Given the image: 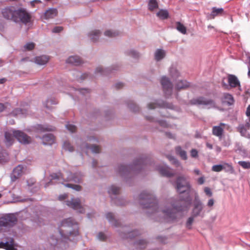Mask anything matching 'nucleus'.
Wrapping results in <instances>:
<instances>
[{"mask_svg": "<svg viewBox=\"0 0 250 250\" xmlns=\"http://www.w3.org/2000/svg\"><path fill=\"white\" fill-rule=\"evenodd\" d=\"M238 164L244 169L250 168V162L246 161H239Z\"/></svg>", "mask_w": 250, "mask_h": 250, "instance_id": "6e6d98bb", "label": "nucleus"}, {"mask_svg": "<svg viewBox=\"0 0 250 250\" xmlns=\"http://www.w3.org/2000/svg\"><path fill=\"white\" fill-rule=\"evenodd\" d=\"M62 30V27L61 26H56L52 29L53 33H59Z\"/></svg>", "mask_w": 250, "mask_h": 250, "instance_id": "69168bd1", "label": "nucleus"}, {"mask_svg": "<svg viewBox=\"0 0 250 250\" xmlns=\"http://www.w3.org/2000/svg\"><path fill=\"white\" fill-rule=\"evenodd\" d=\"M51 180H58L59 183L63 184V182L66 181H72L75 183H80L82 181L83 174L81 172H77L74 174L70 172L66 171L63 173H53L51 175Z\"/></svg>", "mask_w": 250, "mask_h": 250, "instance_id": "20e7f679", "label": "nucleus"}, {"mask_svg": "<svg viewBox=\"0 0 250 250\" xmlns=\"http://www.w3.org/2000/svg\"><path fill=\"white\" fill-rule=\"evenodd\" d=\"M0 248L4 249L6 250H16L14 240L12 238H7L5 242H0Z\"/></svg>", "mask_w": 250, "mask_h": 250, "instance_id": "dca6fc26", "label": "nucleus"}, {"mask_svg": "<svg viewBox=\"0 0 250 250\" xmlns=\"http://www.w3.org/2000/svg\"><path fill=\"white\" fill-rule=\"evenodd\" d=\"M106 219L108 220L109 222L114 226H118L119 225L120 223L115 218V215L111 213L108 212L105 215Z\"/></svg>", "mask_w": 250, "mask_h": 250, "instance_id": "c756f323", "label": "nucleus"}, {"mask_svg": "<svg viewBox=\"0 0 250 250\" xmlns=\"http://www.w3.org/2000/svg\"><path fill=\"white\" fill-rule=\"evenodd\" d=\"M161 106L165 108H172V105L167 103H160L156 100L149 103L147 105V108L149 109H153L158 107Z\"/></svg>", "mask_w": 250, "mask_h": 250, "instance_id": "f3484780", "label": "nucleus"}, {"mask_svg": "<svg viewBox=\"0 0 250 250\" xmlns=\"http://www.w3.org/2000/svg\"><path fill=\"white\" fill-rule=\"evenodd\" d=\"M250 128V118L249 122H247L245 125H241L239 126L238 129L241 135L250 138V134L248 133L247 131Z\"/></svg>", "mask_w": 250, "mask_h": 250, "instance_id": "6ab92c4d", "label": "nucleus"}, {"mask_svg": "<svg viewBox=\"0 0 250 250\" xmlns=\"http://www.w3.org/2000/svg\"><path fill=\"white\" fill-rule=\"evenodd\" d=\"M191 103L193 104L201 105L204 107L207 108H214L216 107L215 102L209 99H207L204 97H199L191 101Z\"/></svg>", "mask_w": 250, "mask_h": 250, "instance_id": "9b49d317", "label": "nucleus"}, {"mask_svg": "<svg viewBox=\"0 0 250 250\" xmlns=\"http://www.w3.org/2000/svg\"><path fill=\"white\" fill-rule=\"evenodd\" d=\"M64 186L66 187L70 188L72 189L76 190V191H80L81 190V187L78 185H73L71 184H65Z\"/></svg>", "mask_w": 250, "mask_h": 250, "instance_id": "864d4df0", "label": "nucleus"}, {"mask_svg": "<svg viewBox=\"0 0 250 250\" xmlns=\"http://www.w3.org/2000/svg\"><path fill=\"white\" fill-rule=\"evenodd\" d=\"M226 126H227V125L224 123H220L219 125L213 126L212 128L213 134L218 137H221L223 130Z\"/></svg>", "mask_w": 250, "mask_h": 250, "instance_id": "a211bd4d", "label": "nucleus"}, {"mask_svg": "<svg viewBox=\"0 0 250 250\" xmlns=\"http://www.w3.org/2000/svg\"><path fill=\"white\" fill-rule=\"evenodd\" d=\"M223 170V165H214L212 167V170L215 172H220Z\"/></svg>", "mask_w": 250, "mask_h": 250, "instance_id": "4d7b16f0", "label": "nucleus"}, {"mask_svg": "<svg viewBox=\"0 0 250 250\" xmlns=\"http://www.w3.org/2000/svg\"><path fill=\"white\" fill-rule=\"evenodd\" d=\"M135 245L138 249H143L146 246L147 242L145 240L141 239L135 243Z\"/></svg>", "mask_w": 250, "mask_h": 250, "instance_id": "79ce46f5", "label": "nucleus"}, {"mask_svg": "<svg viewBox=\"0 0 250 250\" xmlns=\"http://www.w3.org/2000/svg\"><path fill=\"white\" fill-rule=\"evenodd\" d=\"M195 217H196L193 216L192 215H191V216L188 219L186 224V227L188 229H191L192 224V223L194 221V219Z\"/></svg>", "mask_w": 250, "mask_h": 250, "instance_id": "8fccbe9b", "label": "nucleus"}, {"mask_svg": "<svg viewBox=\"0 0 250 250\" xmlns=\"http://www.w3.org/2000/svg\"><path fill=\"white\" fill-rule=\"evenodd\" d=\"M190 155L192 158H197L198 157V151L196 149H192L190 150Z\"/></svg>", "mask_w": 250, "mask_h": 250, "instance_id": "680f3d73", "label": "nucleus"}, {"mask_svg": "<svg viewBox=\"0 0 250 250\" xmlns=\"http://www.w3.org/2000/svg\"><path fill=\"white\" fill-rule=\"evenodd\" d=\"M139 203L144 208H152L156 211L158 209L157 202L155 196L146 191L142 192L140 195Z\"/></svg>", "mask_w": 250, "mask_h": 250, "instance_id": "39448f33", "label": "nucleus"}, {"mask_svg": "<svg viewBox=\"0 0 250 250\" xmlns=\"http://www.w3.org/2000/svg\"><path fill=\"white\" fill-rule=\"evenodd\" d=\"M125 54L126 56L135 59H138L141 56L140 53L137 50L133 48L126 50L125 52Z\"/></svg>", "mask_w": 250, "mask_h": 250, "instance_id": "bb28decb", "label": "nucleus"}, {"mask_svg": "<svg viewBox=\"0 0 250 250\" xmlns=\"http://www.w3.org/2000/svg\"><path fill=\"white\" fill-rule=\"evenodd\" d=\"M117 69V67H110L104 68L102 66H98L95 69V73L96 74L101 75H107L109 73L112 72L113 70Z\"/></svg>", "mask_w": 250, "mask_h": 250, "instance_id": "aec40b11", "label": "nucleus"}, {"mask_svg": "<svg viewBox=\"0 0 250 250\" xmlns=\"http://www.w3.org/2000/svg\"><path fill=\"white\" fill-rule=\"evenodd\" d=\"M106 236L102 232H100L97 235V238L100 240H104L106 239Z\"/></svg>", "mask_w": 250, "mask_h": 250, "instance_id": "e2e57ef3", "label": "nucleus"}, {"mask_svg": "<svg viewBox=\"0 0 250 250\" xmlns=\"http://www.w3.org/2000/svg\"><path fill=\"white\" fill-rule=\"evenodd\" d=\"M66 128L70 131L71 132H74L76 129V127L75 125L71 124H67L66 125Z\"/></svg>", "mask_w": 250, "mask_h": 250, "instance_id": "bf43d9fd", "label": "nucleus"}, {"mask_svg": "<svg viewBox=\"0 0 250 250\" xmlns=\"http://www.w3.org/2000/svg\"><path fill=\"white\" fill-rule=\"evenodd\" d=\"M114 203L117 206H124L126 203V201L123 198H117L114 199Z\"/></svg>", "mask_w": 250, "mask_h": 250, "instance_id": "09e8293b", "label": "nucleus"}, {"mask_svg": "<svg viewBox=\"0 0 250 250\" xmlns=\"http://www.w3.org/2000/svg\"><path fill=\"white\" fill-rule=\"evenodd\" d=\"M66 62L74 65H79L83 63V61L78 56H71L66 60Z\"/></svg>", "mask_w": 250, "mask_h": 250, "instance_id": "5701e85b", "label": "nucleus"}, {"mask_svg": "<svg viewBox=\"0 0 250 250\" xmlns=\"http://www.w3.org/2000/svg\"><path fill=\"white\" fill-rule=\"evenodd\" d=\"M17 8L14 6H8L2 9L1 14L4 18L15 22Z\"/></svg>", "mask_w": 250, "mask_h": 250, "instance_id": "f8f14e48", "label": "nucleus"}, {"mask_svg": "<svg viewBox=\"0 0 250 250\" xmlns=\"http://www.w3.org/2000/svg\"><path fill=\"white\" fill-rule=\"evenodd\" d=\"M228 81L231 87H239L240 89V83L237 78L233 75H229L228 78Z\"/></svg>", "mask_w": 250, "mask_h": 250, "instance_id": "412c9836", "label": "nucleus"}, {"mask_svg": "<svg viewBox=\"0 0 250 250\" xmlns=\"http://www.w3.org/2000/svg\"><path fill=\"white\" fill-rule=\"evenodd\" d=\"M67 198V194H63L60 195L59 196L58 199L60 201H64L65 202V201H66V199Z\"/></svg>", "mask_w": 250, "mask_h": 250, "instance_id": "774afa93", "label": "nucleus"}, {"mask_svg": "<svg viewBox=\"0 0 250 250\" xmlns=\"http://www.w3.org/2000/svg\"><path fill=\"white\" fill-rule=\"evenodd\" d=\"M203 208V204L200 201L198 200L196 201L194 204V208L192 209L191 215L196 217L198 216H203V214L201 215Z\"/></svg>", "mask_w": 250, "mask_h": 250, "instance_id": "4468645a", "label": "nucleus"}, {"mask_svg": "<svg viewBox=\"0 0 250 250\" xmlns=\"http://www.w3.org/2000/svg\"><path fill=\"white\" fill-rule=\"evenodd\" d=\"M175 153L179 155L183 160H186L188 159L187 152L183 149L180 146H177L175 147Z\"/></svg>", "mask_w": 250, "mask_h": 250, "instance_id": "f704fd0d", "label": "nucleus"}, {"mask_svg": "<svg viewBox=\"0 0 250 250\" xmlns=\"http://www.w3.org/2000/svg\"><path fill=\"white\" fill-rule=\"evenodd\" d=\"M223 170H224L227 172L232 174L234 172V170L232 166L228 163H225L223 164Z\"/></svg>", "mask_w": 250, "mask_h": 250, "instance_id": "c03bdc74", "label": "nucleus"}, {"mask_svg": "<svg viewBox=\"0 0 250 250\" xmlns=\"http://www.w3.org/2000/svg\"><path fill=\"white\" fill-rule=\"evenodd\" d=\"M190 86V84L186 80H181L177 82L175 88L178 90L185 89Z\"/></svg>", "mask_w": 250, "mask_h": 250, "instance_id": "7c9ffc66", "label": "nucleus"}, {"mask_svg": "<svg viewBox=\"0 0 250 250\" xmlns=\"http://www.w3.org/2000/svg\"><path fill=\"white\" fill-rule=\"evenodd\" d=\"M101 34V32L99 30L93 29L90 31L88 34L89 39L93 42H97Z\"/></svg>", "mask_w": 250, "mask_h": 250, "instance_id": "a878e982", "label": "nucleus"}, {"mask_svg": "<svg viewBox=\"0 0 250 250\" xmlns=\"http://www.w3.org/2000/svg\"><path fill=\"white\" fill-rule=\"evenodd\" d=\"M171 206L172 207V208L169 209L166 208L163 209L162 212L167 218H169L171 220H173L176 218V212L186 210L187 208V207H182L181 206H178L175 203H173Z\"/></svg>", "mask_w": 250, "mask_h": 250, "instance_id": "1a4fd4ad", "label": "nucleus"}, {"mask_svg": "<svg viewBox=\"0 0 250 250\" xmlns=\"http://www.w3.org/2000/svg\"><path fill=\"white\" fill-rule=\"evenodd\" d=\"M72 74L75 77L76 79H84V78L88 77V75L86 74H82L80 72L77 71H74L73 72Z\"/></svg>", "mask_w": 250, "mask_h": 250, "instance_id": "49530a36", "label": "nucleus"}, {"mask_svg": "<svg viewBox=\"0 0 250 250\" xmlns=\"http://www.w3.org/2000/svg\"><path fill=\"white\" fill-rule=\"evenodd\" d=\"M214 204V200L213 199L211 198L208 200L207 205L208 207L211 208L213 207Z\"/></svg>", "mask_w": 250, "mask_h": 250, "instance_id": "338daca9", "label": "nucleus"}, {"mask_svg": "<svg viewBox=\"0 0 250 250\" xmlns=\"http://www.w3.org/2000/svg\"><path fill=\"white\" fill-rule=\"evenodd\" d=\"M224 13V9L222 8H217L214 7L212 8V12L210 14V18L214 19L216 16H221Z\"/></svg>", "mask_w": 250, "mask_h": 250, "instance_id": "c9c22d12", "label": "nucleus"}, {"mask_svg": "<svg viewBox=\"0 0 250 250\" xmlns=\"http://www.w3.org/2000/svg\"><path fill=\"white\" fill-rule=\"evenodd\" d=\"M58 103V101L54 98L51 97L48 98L46 102L44 103V106L47 108H50L52 105L56 104Z\"/></svg>", "mask_w": 250, "mask_h": 250, "instance_id": "e433bc0d", "label": "nucleus"}, {"mask_svg": "<svg viewBox=\"0 0 250 250\" xmlns=\"http://www.w3.org/2000/svg\"><path fill=\"white\" fill-rule=\"evenodd\" d=\"M204 190L207 196L209 197H210L212 196V192L210 188L208 187H205Z\"/></svg>", "mask_w": 250, "mask_h": 250, "instance_id": "052dcab7", "label": "nucleus"}, {"mask_svg": "<svg viewBox=\"0 0 250 250\" xmlns=\"http://www.w3.org/2000/svg\"><path fill=\"white\" fill-rule=\"evenodd\" d=\"M17 222V218L14 214H7L0 217V233L5 231L6 228L15 226Z\"/></svg>", "mask_w": 250, "mask_h": 250, "instance_id": "423d86ee", "label": "nucleus"}, {"mask_svg": "<svg viewBox=\"0 0 250 250\" xmlns=\"http://www.w3.org/2000/svg\"><path fill=\"white\" fill-rule=\"evenodd\" d=\"M120 188L115 185H111L108 188L107 192L113 200V196L117 195L120 193Z\"/></svg>", "mask_w": 250, "mask_h": 250, "instance_id": "c85d7f7f", "label": "nucleus"}, {"mask_svg": "<svg viewBox=\"0 0 250 250\" xmlns=\"http://www.w3.org/2000/svg\"><path fill=\"white\" fill-rule=\"evenodd\" d=\"M38 129L42 131H52L55 129V127L48 125H40Z\"/></svg>", "mask_w": 250, "mask_h": 250, "instance_id": "ea45409f", "label": "nucleus"}, {"mask_svg": "<svg viewBox=\"0 0 250 250\" xmlns=\"http://www.w3.org/2000/svg\"><path fill=\"white\" fill-rule=\"evenodd\" d=\"M167 158L168 159V160L171 162V163L174 165L175 167H180L181 169L183 168V167L181 166V164L180 163V162L174 156L168 155L167 156Z\"/></svg>", "mask_w": 250, "mask_h": 250, "instance_id": "4c0bfd02", "label": "nucleus"}, {"mask_svg": "<svg viewBox=\"0 0 250 250\" xmlns=\"http://www.w3.org/2000/svg\"><path fill=\"white\" fill-rule=\"evenodd\" d=\"M26 114H27V110L21 108H16L10 113L11 116L15 117H24Z\"/></svg>", "mask_w": 250, "mask_h": 250, "instance_id": "2f4dec72", "label": "nucleus"}, {"mask_svg": "<svg viewBox=\"0 0 250 250\" xmlns=\"http://www.w3.org/2000/svg\"><path fill=\"white\" fill-rule=\"evenodd\" d=\"M128 107L132 111L134 112H139L140 110L139 107L133 103H130L128 104Z\"/></svg>", "mask_w": 250, "mask_h": 250, "instance_id": "3c124183", "label": "nucleus"}, {"mask_svg": "<svg viewBox=\"0 0 250 250\" xmlns=\"http://www.w3.org/2000/svg\"><path fill=\"white\" fill-rule=\"evenodd\" d=\"M77 92L81 94L82 95H85L86 94L88 93L89 92V90L87 89H81L78 90Z\"/></svg>", "mask_w": 250, "mask_h": 250, "instance_id": "0e129e2a", "label": "nucleus"}, {"mask_svg": "<svg viewBox=\"0 0 250 250\" xmlns=\"http://www.w3.org/2000/svg\"><path fill=\"white\" fill-rule=\"evenodd\" d=\"M35 44L34 43L30 42L26 43L24 45V49L25 50L30 51L34 48Z\"/></svg>", "mask_w": 250, "mask_h": 250, "instance_id": "5fc2aeb1", "label": "nucleus"}, {"mask_svg": "<svg viewBox=\"0 0 250 250\" xmlns=\"http://www.w3.org/2000/svg\"><path fill=\"white\" fill-rule=\"evenodd\" d=\"M160 82L166 96H170L172 93L173 85L169 79L166 76H163Z\"/></svg>", "mask_w": 250, "mask_h": 250, "instance_id": "ddd939ff", "label": "nucleus"}, {"mask_svg": "<svg viewBox=\"0 0 250 250\" xmlns=\"http://www.w3.org/2000/svg\"><path fill=\"white\" fill-rule=\"evenodd\" d=\"M14 137L21 144L27 145L32 142V139L24 132L20 130H11L5 133V143L11 145L14 141Z\"/></svg>", "mask_w": 250, "mask_h": 250, "instance_id": "f03ea898", "label": "nucleus"}, {"mask_svg": "<svg viewBox=\"0 0 250 250\" xmlns=\"http://www.w3.org/2000/svg\"><path fill=\"white\" fill-rule=\"evenodd\" d=\"M63 149L66 151L73 152L74 150L73 146L68 141H65L63 144Z\"/></svg>", "mask_w": 250, "mask_h": 250, "instance_id": "a18cd8bd", "label": "nucleus"}, {"mask_svg": "<svg viewBox=\"0 0 250 250\" xmlns=\"http://www.w3.org/2000/svg\"><path fill=\"white\" fill-rule=\"evenodd\" d=\"M104 35L108 37H113L116 36V33L111 30H107L104 32Z\"/></svg>", "mask_w": 250, "mask_h": 250, "instance_id": "13d9d810", "label": "nucleus"}, {"mask_svg": "<svg viewBox=\"0 0 250 250\" xmlns=\"http://www.w3.org/2000/svg\"><path fill=\"white\" fill-rule=\"evenodd\" d=\"M15 22L16 23L21 22L25 24L30 23L31 21V14L24 8H17Z\"/></svg>", "mask_w": 250, "mask_h": 250, "instance_id": "6e6552de", "label": "nucleus"}, {"mask_svg": "<svg viewBox=\"0 0 250 250\" xmlns=\"http://www.w3.org/2000/svg\"><path fill=\"white\" fill-rule=\"evenodd\" d=\"M191 188L188 177L185 175H180L177 177L176 180V188L177 192L179 193H182L188 192L189 194L188 191Z\"/></svg>", "mask_w": 250, "mask_h": 250, "instance_id": "0eeeda50", "label": "nucleus"}, {"mask_svg": "<svg viewBox=\"0 0 250 250\" xmlns=\"http://www.w3.org/2000/svg\"><path fill=\"white\" fill-rule=\"evenodd\" d=\"M23 167L21 165L17 166L13 171L11 176L12 181H14L21 177L23 173Z\"/></svg>", "mask_w": 250, "mask_h": 250, "instance_id": "4be33fe9", "label": "nucleus"}, {"mask_svg": "<svg viewBox=\"0 0 250 250\" xmlns=\"http://www.w3.org/2000/svg\"><path fill=\"white\" fill-rule=\"evenodd\" d=\"M156 169L162 175L167 177H170L174 175V173L172 172L170 167L166 165L158 166Z\"/></svg>", "mask_w": 250, "mask_h": 250, "instance_id": "2eb2a0df", "label": "nucleus"}, {"mask_svg": "<svg viewBox=\"0 0 250 250\" xmlns=\"http://www.w3.org/2000/svg\"><path fill=\"white\" fill-rule=\"evenodd\" d=\"M176 28L178 31L183 34H186L187 33L186 27L180 22L176 23Z\"/></svg>", "mask_w": 250, "mask_h": 250, "instance_id": "a19ab883", "label": "nucleus"}, {"mask_svg": "<svg viewBox=\"0 0 250 250\" xmlns=\"http://www.w3.org/2000/svg\"><path fill=\"white\" fill-rule=\"evenodd\" d=\"M224 98L225 101L227 102L229 104H231L233 103V99L232 96L229 94H225L224 95Z\"/></svg>", "mask_w": 250, "mask_h": 250, "instance_id": "603ef678", "label": "nucleus"}, {"mask_svg": "<svg viewBox=\"0 0 250 250\" xmlns=\"http://www.w3.org/2000/svg\"><path fill=\"white\" fill-rule=\"evenodd\" d=\"M82 147L83 148H85L86 149H90L93 153H99L101 152L100 147L96 145H92L90 146L87 144H83Z\"/></svg>", "mask_w": 250, "mask_h": 250, "instance_id": "473e14b6", "label": "nucleus"}, {"mask_svg": "<svg viewBox=\"0 0 250 250\" xmlns=\"http://www.w3.org/2000/svg\"><path fill=\"white\" fill-rule=\"evenodd\" d=\"M144 160L142 159H137L130 165H121L118 166L117 171L122 176H126L129 174L136 173L142 168Z\"/></svg>", "mask_w": 250, "mask_h": 250, "instance_id": "7ed1b4c3", "label": "nucleus"}, {"mask_svg": "<svg viewBox=\"0 0 250 250\" xmlns=\"http://www.w3.org/2000/svg\"><path fill=\"white\" fill-rule=\"evenodd\" d=\"M65 203L68 207L77 210L80 213L84 212V208L82 205L81 200L78 198H72L66 200Z\"/></svg>", "mask_w": 250, "mask_h": 250, "instance_id": "9d476101", "label": "nucleus"}, {"mask_svg": "<svg viewBox=\"0 0 250 250\" xmlns=\"http://www.w3.org/2000/svg\"><path fill=\"white\" fill-rule=\"evenodd\" d=\"M157 16L161 19H166L168 16V13L166 10H161L157 13Z\"/></svg>", "mask_w": 250, "mask_h": 250, "instance_id": "37998d69", "label": "nucleus"}, {"mask_svg": "<svg viewBox=\"0 0 250 250\" xmlns=\"http://www.w3.org/2000/svg\"><path fill=\"white\" fill-rule=\"evenodd\" d=\"M58 14V11L56 8H49L44 13L43 18L45 20H49L55 18Z\"/></svg>", "mask_w": 250, "mask_h": 250, "instance_id": "b1692460", "label": "nucleus"}, {"mask_svg": "<svg viewBox=\"0 0 250 250\" xmlns=\"http://www.w3.org/2000/svg\"><path fill=\"white\" fill-rule=\"evenodd\" d=\"M166 55V52L165 50L162 49H157L154 53V60L156 62L161 61L165 57Z\"/></svg>", "mask_w": 250, "mask_h": 250, "instance_id": "cd10ccee", "label": "nucleus"}, {"mask_svg": "<svg viewBox=\"0 0 250 250\" xmlns=\"http://www.w3.org/2000/svg\"><path fill=\"white\" fill-rule=\"evenodd\" d=\"M158 3L156 0H149L148 3V8L150 10L152 11L158 8Z\"/></svg>", "mask_w": 250, "mask_h": 250, "instance_id": "de8ad7c7", "label": "nucleus"}, {"mask_svg": "<svg viewBox=\"0 0 250 250\" xmlns=\"http://www.w3.org/2000/svg\"><path fill=\"white\" fill-rule=\"evenodd\" d=\"M169 74L171 76V77L173 78H176L180 75V73L178 72L177 68L173 65H172L169 68Z\"/></svg>", "mask_w": 250, "mask_h": 250, "instance_id": "58836bf2", "label": "nucleus"}, {"mask_svg": "<svg viewBox=\"0 0 250 250\" xmlns=\"http://www.w3.org/2000/svg\"><path fill=\"white\" fill-rule=\"evenodd\" d=\"M42 142L44 145H52L54 143V136L51 134H48L42 137Z\"/></svg>", "mask_w": 250, "mask_h": 250, "instance_id": "72a5a7b5", "label": "nucleus"}, {"mask_svg": "<svg viewBox=\"0 0 250 250\" xmlns=\"http://www.w3.org/2000/svg\"><path fill=\"white\" fill-rule=\"evenodd\" d=\"M49 60V58L45 55L38 56L34 58L33 62L36 64L42 65L46 64Z\"/></svg>", "mask_w": 250, "mask_h": 250, "instance_id": "393cba45", "label": "nucleus"}, {"mask_svg": "<svg viewBox=\"0 0 250 250\" xmlns=\"http://www.w3.org/2000/svg\"><path fill=\"white\" fill-rule=\"evenodd\" d=\"M58 231V233L53 234L48 238V242L52 247L65 250L66 240L78 235V224L72 218L63 219L59 225Z\"/></svg>", "mask_w": 250, "mask_h": 250, "instance_id": "f257e3e1", "label": "nucleus"}]
</instances>
